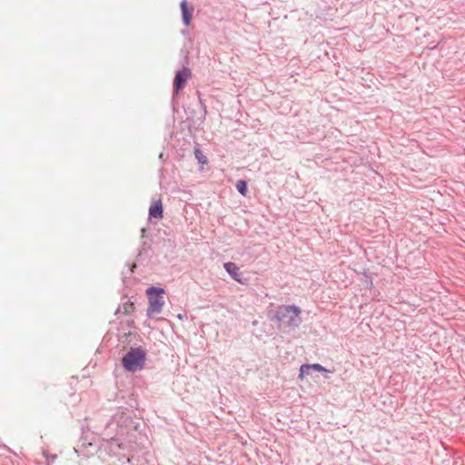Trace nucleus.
Listing matches in <instances>:
<instances>
[{
  "label": "nucleus",
  "instance_id": "nucleus-8",
  "mask_svg": "<svg viewBox=\"0 0 465 465\" xmlns=\"http://www.w3.org/2000/svg\"><path fill=\"white\" fill-rule=\"evenodd\" d=\"M237 191L243 196L247 194V183L243 180L237 181L236 184Z\"/></svg>",
  "mask_w": 465,
  "mask_h": 465
},
{
  "label": "nucleus",
  "instance_id": "nucleus-7",
  "mask_svg": "<svg viewBox=\"0 0 465 465\" xmlns=\"http://www.w3.org/2000/svg\"><path fill=\"white\" fill-rule=\"evenodd\" d=\"M181 10L183 15V22L185 25H189L192 20V14L193 12V7H188V3L186 0H183L181 2Z\"/></svg>",
  "mask_w": 465,
  "mask_h": 465
},
{
  "label": "nucleus",
  "instance_id": "nucleus-9",
  "mask_svg": "<svg viewBox=\"0 0 465 465\" xmlns=\"http://www.w3.org/2000/svg\"><path fill=\"white\" fill-rule=\"evenodd\" d=\"M310 374H311V370H310L308 364H302L300 367V373H299L298 378L300 380H303L306 376H308Z\"/></svg>",
  "mask_w": 465,
  "mask_h": 465
},
{
  "label": "nucleus",
  "instance_id": "nucleus-3",
  "mask_svg": "<svg viewBox=\"0 0 465 465\" xmlns=\"http://www.w3.org/2000/svg\"><path fill=\"white\" fill-rule=\"evenodd\" d=\"M149 300V305L147 308V316L153 317L162 312L164 305V300L163 294L164 290L158 287H150L146 291Z\"/></svg>",
  "mask_w": 465,
  "mask_h": 465
},
{
  "label": "nucleus",
  "instance_id": "nucleus-5",
  "mask_svg": "<svg viewBox=\"0 0 465 465\" xmlns=\"http://www.w3.org/2000/svg\"><path fill=\"white\" fill-rule=\"evenodd\" d=\"M223 267L234 281L241 284H247V279L242 278V272H240V268L234 262H225L223 264Z\"/></svg>",
  "mask_w": 465,
  "mask_h": 465
},
{
  "label": "nucleus",
  "instance_id": "nucleus-2",
  "mask_svg": "<svg viewBox=\"0 0 465 465\" xmlns=\"http://www.w3.org/2000/svg\"><path fill=\"white\" fill-rule=\"evenodd\" d=\"M145 351L142 348L131 349L122 359L124 368L134 372L143 369L145 361Z\"/></svg>",
  "mask_w": 465,
  "mask_h": 465
},
{
  "label": "nucleus",
  "instance_id": "nucleus-11",
  "mask_svg": "<svg viewBox=\"0 0 465 465\" xmlns=\"http://www.w3.org/2000/svg\"><path fill=\"white\" fill-rule=\"evenodd\" d=\"M308 366L311 371L313 370L320 372H331V371L327 370L325 367L319 363L308 364Z\"/></svg>",
  "mask_w": 465,
  "mask_h": 465
},
{
  "label": "nucleus",
  "instance_id": "nucleus-1",
  "mask_svg": "<svg viewBox=\"0 0 465 465\" xmlns=\"http://www.w3.org/2000/svg\"><path fill=\"white\" fill-rule=\"evenodd\" d=\"M274 317L280 325L290 329L298 327L302 322L301 310L295 305L280 306L275 312Z\"/></svg>",
  "mask_w": 465,
  "mask_h": 465
},
{
  "label": "nucleus",
  "instance_id": "nucleus-6",
  "mask_svg": "<svg viewBox=\"0 0 465 465\" xmlns=\"http://www.w3.org/2000/svg\"><path fill=\"white\" fill-rule=\"evenodd\" d=\"M163 213L162 201L160 199L153 201L149 208V217L160 220L163 218Z\"/></svg>",
  "mask_w": 465,
  "mask_h": 465
},
{
  "label": "nucleus",
  "instance_id": "nucleus-4",
  "mask_svg": "<svg viewBox=\"0 0 465 465\" xmlns=\"http://www.w3.org/2000/svg\"><path fill=\"white\" fill-rule=\"evenodd\" d=\"M192 76V71L189 67L184 66L183 69L178 70L173 79V94H178L179 92L185 86L187 81Z\"/></svg>",
  "mask_w": 465,
  "mask_h": 465
},
{
  "label": "nucleus",
  "instance_id": "nucleus-10",
  "mask_svg": "<svg viewBox=\"0 0 465 465\" xmlns=\"http://www.w3.org/2000/svg\"><path fill=\"white\" fill-rule=\"evenodd\" d=\"M194 155L200 163H207V157L203 153V152L199 148H195Z\"/></svg>",
  "mask_w": 465,
  "mask_h": 465
}]
</instances>
